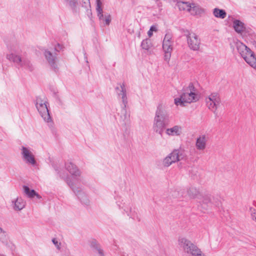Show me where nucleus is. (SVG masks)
Wrapping results in <instances>:
<instances>
[{
    "label": "nucleus",
    "instance_id": "obj_24",
    "mask_svg": "<svg viewBox=\"0 0 256 256\" xmlns=\"http://www.w3.org/2000/svg\"><path fill=\"white\" fill-rule=\"evenodd\" d=\"M168 197L170 199L180 198L182 196L181 190L179 188L173 187L170 188L168 190Z\"/></svg>",
    "mask_w": 256,
    "mask_h": 256
},
{
    "label": "nucleus",
    "instance_id": "obj_9",
    "mask_svg": "<svg viewBox=\"0 0 256 256\" xmlns=\"http://www.w3.org/2000/svg\"><path fill=\"white\" fill-rule=\"evenodd\" d=\"M117 204L120 209L123 210L130 218L132 219L138 218V214L135 208L129 201H124L122 200V202H118Z\"/></svg>",
    "mask_w": 256,
    "mask_h": 256
},
{
    "label": "nucleus",
    "instance_id": "obj_42",
    "mask_svg": "<svg viewBox=\"0 0 256 256\" xmlns=\"http://www.w3.org/2000/svg\"><path fill=\"white\" fill-rule=\"evenodd\" d=\"M58 46L60 48H60V46L59 44H58Z\"/></svg>",
    "mask_w": 256,
    "mask_h": 256
},
{
    "label": "nucleus",
    "instance_id": "obj_43",
    "mask_svg": "<svg viewBox=\"0 0 256 256\" xmlns=\"http://www.w3.org/2000/svg\"><path fill=\"white\" fill-rule=\"evenodd\" d=\"M176 0H172V1H173L174 2H176Z\"/></svg>",
    "mask_w": 256,
    "mask_h": 256
},
{
    "label": "nucleus",
    "instance_id": "obj_1",
    "mask_svg": "<svg viewBox=\"0 0 256 256\" xmlns=\"http://www.w3.org/2000/svg\"><path fill=\"white\" fill-rule=\"evenodd\" d=\"M6 58L20 67H25L30 70H34L30 60L25 56L22 52V48L19 44H13L10 47V53L6 56Z\"/></svg>",
    "mask_w": 256,
    "mask_h": 256
},
{
    "label": "nucleus",
    "instance_id": "obj_35",
    "mask_svg": "<svg viewBox=\"0 0 256 256\" xmlns=\"http://www.w3.org/2000/svg\"><path fill=\"white\" fill-rule=\"evenodd\" d=\"M94 250V252L98 255V256H104V251L100 246L99 248H97Z\"/></svg>",
    "mask_w": 256,
    "mask_h": 256
},
{
    "label": "nucleus",
    "instance_id": "obj_16",
    "mask_svg": "<svg viewBox=\"0 0 256 256\" xmlns=\"http://www.w3.org/2000/svg\"><path fill=\"white\" fill-rule=\"evenodd\" d=\"M26 206V202L21 197H18L12 200L11 206L12 210L19 212L23 210Z\"/></svg>",
    "mask_w": 256,
    "mask_h": 256
},
{
    "label": "nucleus",
    "instance_id": "obj_27",
    "mask_svg": "<svg viewBox=\"0 0 256 256\" xmlns=\"http://www.w3.org/2000/svg\"><path fill=\"white\" fill-rule=\"evenodd\" d=\"M191 4L190 2H177L176 6L180 10L186 11L188 12H190V7Z\"/></svg>",
    "mask_w": 256,
    "mask_h": 256
},
{
    "label": "nucleus",
    "instance_id": "obj_7",
    "mask_svg": "<svg viewBox=\"0 0 256 256\" xmlns=\"http://www.w3.org/2000/svg\"><path fill=\"white\" fill-rule=\"evenodd\" d=\"M172 38L170 33H166L162 42V49L164 52V60L166 62H169L173 50L174 41Z\"/></svg>",
    "mask_w": 256,
    "mask_h": 256
},
{
    "label": "nucleus",
    "instance_id": "obj_13",
    "mask_svg": "<svg viewBox=\"0 0 256 256\" xmlns=\"http://www.w3.org/2000/svg\"><path fill=\"white\" fill-rule=\"evenodd\" d=\"M244 60L254 68L256 69V57L254 54L248 48V50L240 54Z\"/></svg>",
    "mask_w": 256,
    "mask_h": 256
},
{
    "label": "nucleus",
    "instance_id": "obj_3",
    "mask_svg": "<svg viewBox=\"0 0 256 256\" xmlns=\"http://www.w3.org/2000/svg\"><path fill=\"white\" fill-rule=\"evenodd\" d=\"M183 92L180 98L174 100V103L177 106H186V104H190L198 101L199 99L196 90L192 83L183 88Z\"/></svg>",
    "mask_w": 256,
    "mask_h": 256
},
{
    "label": "nucleus",
    "instance_id": "obj_8",
    "mask_svg": "<svg viewBox=\"0 0 256 256\" xmlns=\"http://www.w3.org/2000/svg\"><path fill=\"white\" fill-rule=\"evenodd\" d=\"M20 154L23 161L27 164L34 166L36 164L35 156L32 152V150L26 146H22Z\"/></svg>",
    "mask_w": 256,
    "mask_h": 256
},
{
    "label": "nucleus",
    "instance_id": "obj_20",
    "mask_svg": "<svg viewBox=\"0 0 256 256\" xmlns=\"http://www.w3.org/2000/svg\"><path fill=\"white\" fill-rule=\"evenodd\" d=\"M208 137L205 134L200 136L197 138L196 142V147L197 150H204L206 146Z\"/></svg>",
    "mask_w": 256,
    "mask_h": 256
},
{
    "label": "nucleus",
    "instance_id": "obj_5",
    "mask_svg": "<svg viewBox=\"0 0 256 256\" xmlns=\"http://www.w3.org/2000/svg\"><path fill=\"white\" fill-rule=\"evenodd\" d=\"M56 170L58 171V174L60 176L65 180L74 193L83 189L84 178L81 174L80 176H69L63 171H58L57 169Z\"/></svg>",
    "mask_w": 256,
    "mask_h": 256
},
{
    "label": "nucleus",
    "instance_id": "obj_38",
    "mask_svg": "<svg viewBox=\"0 0 256 256\" xmlns=\"http://www.w3.org/2000/svg\"><path fill=\"white\" fill-rule=\"evenodd\" d=\"M156 31H157L156 28L155 26H152L150 28V30L148 32V36L150 38L152 36V34H153L152 32H156Z\"/></svg>",
    "mask_w": 256,
    "mask_h": 256
},
{
    "label": "nucleus",
    "instance_id": "obj_29",
    "mask_svg": "<svg viewBox=\"0 0 256 256\" xmlns=\"http://www.w3.org/2000/svg\"><path fill=\"white\" fill-rule=\"evenodd\" d=\"M213 14L215 17L222 19L224 18L226 16V13L224 10L218 8L214 9Z\"/></svg>",
    "mask_w": 256,
    "mask_h": 256
},
{
    "label": "nucleus",
    "instance_id": "obj_33",
    "mask_svg": "<svg viewBox=\"0 0 256 256\" xmlns=\"http://www.w3.org/2000/svg\"><path fill=\"white\" fill-rule=\"evenodd\" d=\"M142 48L146 50H148L152 46L151 40L149 38H146L143 40L141 44Z\"/></svg>",
    "mask_w": 256,
    "mask_h": 256
},
{
    "label": "nucleus",
    "instance_id": "obj_34",
    "mask_svg": "<svg viewBox=\"0 0 256 256\" xmlns=\"http://www.w3.org/2000/svg\"><path fill=\"white\" fill-rule=\"evenodd\" d=\"M170 161L171 160H170V158H169L167 156L164 159L162 162V164L164 165V166L168 167L173 164V162H171Z\"/></svg>",
    "mask_w": 256,
    "mask_h": 256
},
{
    "label": "nucleus",
    "instance_id": "obj_15",
    "mask_svg": "<svg viewBox=\"0 0 256 256\" xmlns=\"http://www.w3.org/2000/svg\"><path fill=\"white\" fill-rule=\"evenodd\" d=\"M168 156L171 160V162L175 163L177 162L183 160L186 158V154L183 150L176 149L170 153Z\"/></svg>",
    "mask_w": 256,
    "mask_h": 256
},
{
    "label": "nucleus",
    "instance_id": "obj_30",
    "mask_svg": "<svg viewBox=\"0 0 256 256\" xmlns=\"http://www.w3.org/2000/svg\"><path fill=\"white\" fill-rule=\"evenodd\" d=\"M67 4L74 11H77L78 0H64Z\"/></svg>",
    "mask_w": 256,
    "mask_h": 256
},
{
    "label": "nucleus",
    "instance_id": "obj_14",
    "mask_svg": "<svg viewBox=\"0 0 256 256\" xmlns=\"http://www.w3.org/2000/svg\"><path fill=\"white\" fill-rule=\"evenodd\" d=\"M45 58L50 66L54 72L58 70V64L57 63V58L55 54H54L48 50H46L44 52Z\"/></svg>",
    "mask_w": 256,
    "mask_h": 256
},
{
    "label": "nucleus",
    "instance_id": "obj_21",
    "mask_svg": "<svg viewBox=\"0 0 256 256\" xmlns=\"http://www.w3.org/2000/svg\"><path fill=\"white\" fill-rule=\"evenodd\" d=\"M232 27L234 30L238 34H242L246 30L244 24L240 20H233Z\"/></svg>",
    "mask_w": 256,
    "mask_h": 256
},
{
    "label": "nucleus",
    "instance_id": "obj_23",
    "mask_svg": "<svg viewBox=\"0 0 256 256\" xmlns=\"http://www.w3.org/2000/svg\"><path fill=\"white\" fill-rule=\"evenodd\" d=\"M65 167L66 170L70 174L71 176H80V174H81V172L78 167L70 162L66 163Z\"/></svg>",
    "mask_w": 256,
    "mask_h": 256
},
{
    "label": "nucleus",
    "instance_id": "obj_12",
    "mask_svg": "<svg viewBox=\"0 0 256 256\" xmlns=\"http://www.w3.org/2000/svg\"><path fill=\"white\" fill-rule=\"evenodd\" d=\"M208 107L214 113L220 103V98L217 93H212L206 98Z\"/></svg>",
    "mask_w": 256,
    "mask_h": 256
},
{
    "label": "nucleus",
    "instance_id": "obj_18",
    "mask_svg": "<svg viewBox=\"0 0 256 256\" xmlns=\"http://www.w3.org/2000/svg\"><path fill=\"white\" fill-rule=\"evenodd\" d=\"M205 12V10L198 3L191 1L189 13L192 16H200Z\"/></svg>",
    "mask_w": 256,
    "mask_h": 256
},
{
    "label": "nucleus",
    "instance_id": "obj_26",
    "mask_svg": "<svg viewBox=\"0 0 256 256\" xmlns=\"http://www.w3.org/2000/svg\"><path fill=\"white\" fill-rule=\"evenodd\" d=\"M23 190L24 194L30 198H32L36 196L38 199L42 198L41 196L39 195L34 190H30L28 186H24Z\"/></svg>",
    "mask_w": 256,
    "mask_h": 256
},
{
    "label": "nucleus",
    "instance_id": "obj_17",
    "mask_svg": "<svg viewBox=\"0 0 256 256\" xmlns=\"http://www.w3.org/2000/svg\"><path fill=\"white\" fill-rule=\"evenodd\" d=\"M165 133L170 137L179 136L182 134V127L179 125H174L172 127L166 128Z\"/></svg>",
    "mask_w": 256,
    "mask_h": 256
},
{
    "label": "nucleus",
    "instance_id": "obj_41",
    "mask_svg": "<svg viewBox=\"0 0 256 256\" xmlns=\"http://www.w3.org/2000/svg\"><path fill=\"white\" fill-rule=\"evenodd\" d=\"M251 216L252 219L256 222V210L255 209H251Z\"/></svg>",
    "mask_w": 256,
    "mask_h": 256
},
{
    "label": "nucleus",
    "instance_id": "obj_31",
    "mask_svg": "<svg viewBox=\"0 0 256 256\" xmlns=\"http://www.w3.org/2000/svg\"><path fill=\"white\" fill-rule=\"evenodd\" d=\"M198 201L200 202H202L204 204H208L211 202L212 200V198L210 195L208 194H206V195H202L201 197H200L199 198H198Z\"/></svg>",
    "mask_w": 256,
    "mask_h": 256
},
{
    "label": "nucleus",
    "instance_id": "obj_40",
    "mask_svg": "<svg viewBox=\"0 0 256 256\" xmlns=\"http://www.w3.org/2000/svg\"><path fill=\"white\" fill-rule=\"evenodd\" d=\"M52 242L58 250L60 248V242L56 238H53Z\"/></svg>",
    "mask_w": 256,
    "mask_h": 256
},
{
    "label": "nucleus",
    "instance_id": "obj_22",
    "mask_svg": "<svg viewBox=\"0 0 256 256\" xmlns=\"http://www.w3.org/2000/svg\"><path fill=\"white\" fill-rule=\"evenodd\" d=\"M77 196L78 198L82 204L84 205H89L90 204V200L87 194L85 192L83 189L74 193Z\"/></svg>",
    "mask_w": 256,
    "mask_h": 256
},
{
    "label": "nucleus",
    "instance_id": "obj_11",
    "mask_svg": "<svg viewBox=\"0 0 256 256\" xmlns=\"http://www.w3.org/2000/svg\"><path fill=\"white\" fill-rule=\"evenodd\" d=\"M186 37L188 47L193 50H197L200 48V40L198 36L194 32L186 30L184 33Z\"/></svg>",
    "mask_w": 256,
    "mask_h": 256
},
{
    "label": "nucleus",
    "instance_id": "obj_10",
    "mask_svg": "<svg viewBox=\"0 0 256 256\" xmlns=\"http://www.w3.org/2000/svg\"><path fill=\"white\" fill-rule=\"evenodd\" d=\"M96 10L100 22L104 26H108L112 20L111 16L108 14H104L103 5L100 0H96Z\"/></svg>",
    "mask_w": 256,
    "mask_h": 256
},
{
    "label": "nucleus",
    "instance_id": "obj_39",
    "mask_svg": "<svg viewBox=\"0 0 256 256\" xmlns=\"http://www.w3.org/2000/svg\"><path fill=\"white\" fill-rule=\"evenodd\" d=\"M82 6L87 9L90 8V0H82Z\"/></svg>",
    "mask_w": 256,
    "mask_h": 256
},
{
    "label": "nucleus",
    "instance_id": "obj_36",
    "mask_svg": "<svg viewBox=\"0 0 256 256\" xmlns=\"http://www.w3.org/2000/svg\"><path fill=\"white\" fill-rule=\"evenodd\" d=\"M90 246L94 250L96 249L97 248H99L100 246L96 240H92L90 242Z\"/></svg>",
    "mask_w": 256,
    "mask_h": 256
},
{
    "label": "nucleus",
    "instance_id": "obj_4",
    "mask_svg": "<svg viewBox=\"0 0 256 256\" xmlns=\"http://www.w3.org/2000/svg\"><path fill=\"white\" fill-rule=\"evenodd\" d=\"M178 242L180 248L190 256H206L196 245L186 238L180 237Z\"/></svg>",
    "mask_w": 256,
    "mask_h": 256
},
{
    "label": "nucleus",
    "instance_id": "obj_25",
    "mask_svg": "<svg viewBox=\"0 0 256 256\" xmlns=\"http://www.w3.org/2000/svg\"><path fill=\"white\" fill-rule=\"evenodd\" d=\"M187 194L190 198H196L198 200L200 197H201V194L199 190L194 186H190L187 190Z\"/></svg>",
    "mask_w": 256,
    "mask_h": 256
},
{
    "label": "nucleus",
    "instance_id": "obj_19",
    "mask_svg": "<svg viewBox=\"0 0 256 256\" xmlns=\"http://www.w3.org/2000/svg\"><path fill=\"white\" fill-rule=\"evenodd\" d=\"M116 90L118 97L122 100L123 106L126 107L128 104L126 90L124 84H120V87H117Z\"/></svg>",
    "mask_w": 256,
    "mask_h": 256
},
{
    "label": "nucleus",
    "instance_id": "obj_28",
    "mask_svg": "<svg viewBox=\"0 0 256 256\" xmlns=\"http://www.w3.org/2000/svg\"><path fill=\"white\" fill-rule=\"evenodd\" d=\"M126 108L124 106H122V109L120 114V120L124 124L128 122L130 120V114Z\"/></svg>",
    "mask_w": 256,
    "mask_h": 256
},
{
    "label": "nucleus",
    "instance_id": "obj_2",
    "mask_svg": "<svg viewBox=\"0 0 256 256\" xmlns=\"http://www.w3.org/2000/svg\"><path fill=\"white\" fill-rule=\"evenodd\" d=\"M169 113L166 110L162 103L158 104L154 118L152 128L154 131L161 136H162L165 128L169 122Z\"/></svg>",
    "mask_w": 256,
    "mask_h": 256
},
{
    "label": "nucleus",
    "instance_id": "obj_6",
    "mask_svg": "<svg viewBox=\"0 0 256 256\" xmlns=\"http://www.w3.org/2000/svg\"><path fill=\"white\" fill-rule=\"evenodd\" d=\"M48 104L45 99L37 98L36 100V106L41 116L46 122H50L52 118L48 110Z\"/></svg>",
    "mask_w": 256,
    "mask_h": 256
},
{
    "label": "nucleus",
    "instance_id": "obj_32",
    "mask_svg": "<svg viewBox=\"0 0 256 256\" xmlns=\"http://www.w3.org/2000/svg\"><path fill=\"white\" fill-rule=\"evenodd\" d=\"M236 46L238 52L240 54L244 53V51L248 50V47L240 42H236Z\"/></svg>",
    "mask_w": 256,
    "mask_h": 256
},
{
    "label": "nucleus",
    "instance_id": "obj_37",
    "mask_svg": "<svg viewBox=\"0 0 256 256\" xmlns=\"http://www.w3.org/2000/svg\"><path fill=\"white\" fill-rule=\"evenodd\" d=\"M6 237V232L0 227V240L4 241Z\"/></svg>",
    "mask_w": 256,
    "mask_h": 256
}]
</instances>
